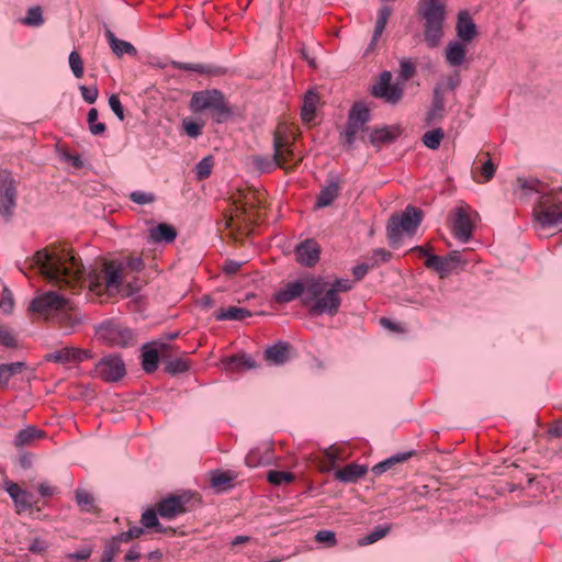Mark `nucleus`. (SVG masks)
Returning <instances> with one entry per match:
<instances>
[{"mask_svg": "<svg viewBox=\"0 0 562 562\" xmlns=\"http://www.w3.org/2000/svg\"><path fill=\"white\" fill-rule=\"evenodd\" d=\"M33 259L41 273L55 285L77 290L86 282L80 259L66 246L50 245L35 252Z\"/></svg>", "mask_w": 562, "mask_h": 562, "instance_id": "f257e3e1", "label": "nucleus"}, {"mask_svg": "<svg viewBox=\"0 0 562 562\" xmlns=\"http://www.w3.org/2000/svg\"><path fill=\"white\" fill-rule=\"evenodd\" d=\"M324 292L323 278L306 273L296 280L285 283L280 290H278L273 299L277 303L286 304L296 299H301L304 306L311 310L314 304Z\"/></svg>", "mask_w": 562, "mask_h": 562, "instance_id": "f03ea898", "label": "nucleus"}, {"mask_svg": "<svg viewBox=\"0 0 562 562\" xmlns=\"http://www.w3.org/2000/svg\"><path fill=\"white\" fill-rule=\"evenodd\" d=\"M418 14L425 21L424 41L429 48L437 47L443 37L447 18L446 4L440 0H419Z\"/></svg>", "mask_w": 562, "mask_h": 562, "instance_id": "7ed1b4c3", "label": "nucleus"}, {"mask_svg": "<svg viewBox=\"0 0 562 562\" xmlns=\"http://www.w3.org/2000/svg\"><path fill=\"white\" fill-rule=\"evenodd\" d=\"M189 109L193 113L210 111L212 120L217 124L226 122L233 114L224 93L217 89L194 92Z\"/></svg>", "mask_w": 562, "mask_h": 562, "instance_id": "20e7f679", "label": "nucleus"}, {"mask_svg": "<svg viewBox=\"0 0 562 562\" xmlns=\"http://www.w3.org/2000/svg\"><path fill=\"white\" fill-rule=\"evenodd\" d=\"M324 292L319 295L317 301L311 306V315H329L335 316L338 314L341 297L339 293L349 292L352 290L355 282L349 279H336L329 283L323 279Z\"/></svg>", "mask_w": 562, "mask_h": 562, "instance_id": "39448f33", "label": "nucleus"}, {"mask_svg": "<svg viewBox=\"0 0 562 562\" xmlns=\"http://www.w3.org/2000/svg\"><path fill=\"white\" fill-rule=\"evenodd\" d=\"M273 157L280 169L293 171L301 164L302 158L294 151L295 139L288 126L280 123L273 133Z\"/></svg>", "mask_w": 562, "mask_h": 562, "instance_id": "423d86ee", "label": "nucleus"}, {"mask_svg": "<svg viewBox=\"0 0 562 562\" xmlns=\"http://www.w3.org/2000/svg\"><path fill=\"white\" fill-rule=\"evenodd\" d=\"M423 221V212L412 205L406 206L402 214L390 217L386 234L392 247H396L404 234L413 236Z\"/></svg>", "mask_w": 562, "mask_h": 562, "instance_id": "0eeeda50", "label": "nucleus"}, {"mask_svg": "<svg viewBox=\"0 0 562 562\" xmlns=\"http://www.w3.org/2000/svg\"><path fill=\"white\" fill-rule=\"evenodd\" d=\"M370 121L371 111L366 104L358 102L351 106L348 113L346 128L341 134L344 145L347 146L348 149L353 147L357 136H359L361 140L364 139L363 134L370 131L368 126Z\"/></svg>", "mask_w": 562, "mask_h": 562, "instance_id": "6e6552de", "label": "nucleus"}, {"mask_svg": "<svg viewBox=\"0 0 562 562\" xmlns=\"http://www.w3.org/2000/svg\"><path fill=\"white\" fill-rule=\"evenodd\" d=\"M535 220L541 227H552L562 223V189L543 194L533 209Z\"/></svg>", "mask_w": 562, "mask_h": 562, "instance_id": "1a4fd4ad", "label": "nucleus"}, {"mask_svg": "<svg viewBox=\"0 0 562 562\" xmlns=\"http://www.w3.org/2000/svg\"><path fill=\"white\" fill-rule=\"evenodd\" d=\"M195 501L194 494L189 491L169 494L157 503V513L162 519L172 520L191 512Z\"/></svg>", "mask_w": 562, "mask_h": 562, "instance_id": "9d476101", "label": "nucleus"}, {"mask_svg": "<svg viewBox=\"0 0 562 562\" xmlns=\"http://www.w3.org/2000/svg\"><path fill=\"white\" fill-rule=\"evenodd\" d=\"M126 375V366L120 353H109L99 359L91 376L105 383H115Z\"/></svg>", "mask_w": 562, "mask_h": 562, "instance_id": "9b49d317", "label": "nucleus"}, {"mask_svg": "<svg viewBox=\"0 0 562 562\" xmlns=\"http://www.w3.org/2000/svg\"><path fill=\"white\" fill-rule=\"evenodd\" d=\"M95 335L99 340L110 347L124 348L133 345L134 334L126 326L114 321H106L95 328Z\"/></svg>", "mask_w": 562, "mask_h": 562, "instance_id": "f8f14e48", "label": "nucleus"}, {"mask_svg": "<svg viewBox=\"0 0 562 562\" xmlns=\"http://www.w3.org/2000/svg\"><path fill=\"white\" fill-rule=\"evenodd\" d=\"M67 304L66 297L54 291H48L34 297L29 305V311L47 318L54 313L65 310Z\"/></svg>", "mask_w": 562, "mask_h": 562, "instance_id": "ddd939ff", "label": "nucleus"}, {"mask_svg": "<svg viewBox=\"0 0 562 562\" xmlns=\"http://www.w3.org/2000/svg\"><path fill=\"white\" fill-rule=\"evenodd\" d=\"M16 206L15 180L9 171L0 172V215L9 220Z\"/></svg>", "mask_w": 562, "mask_h": 562, "instance_id": "4468645a", "label": "nucleus"}, {"mask_svg": "<svg viewBox=\"0 0 562 562\" xmlns=\"http://www.w3.org/2000/svg\"><path fill=\"white\" fill-rule=\"evenodd\" d=\"M392 74L383 71L379 81L372 87L371 93L375 98H382L390 104H396L403 97L404 90L398 85H391Z\"/></svg>", "mask_w": 562, "mask_h": 562, "instance_id": "2eb2a0df", "label": "nucleus"}, {"mask_svg": "<svg viewBox=\"0 0 562 562\" xmlns=\"http://www.w3.org/2000/svg\"><path fill=\"white\" fill-rule=\"evenodd\" d=\"M461 263V256L458 251H452L449 255L441 257L437 255H429L426 258L425 266L428 269L437 271L441 278L448 276Z\"/></svg>", "mask_w": 562, "mask_h": 562, "instance_id": "dca6fc26", "label": "nucleus"}, {"mask_svg": "<svg viewBox=\"0 0 562 562\" xmlns=\"http://www.w3.org/2000/svg\"><path fill=\"white\" fill-rule=\"evenodd\" d=\"M452 233L453 236L462 243H467L472 238L473 224L464 207H458L456 210L452 222Z\"/></svg>", "mask_w": 562, "mask_h": 562, "instance_id": "f3484780", "label": "nucleus"}, {"mask_svg": "<svg viewBox=\"0 0 562 562\" xmlns=\"http://www.w3.org/2000/svg\"><path fill=\"white\" fill-rule=\"evenodd\" d=\"M403 133L401 125H383L370 131L369 142L374 147H381L384 144L394 143Z\"/></svg>", "mask_w": 562, "mask_h": 562, "instance_id": "a211bd4d", "label": "nucleus"}, {"mask_svg": "<svg viewBox=\"0 0 562 562\" xmlns=\"http://www.w3.org/2000/svg\"><path fill=\"white\" fill-rule=\"evenodd\" d=\"M319 246L314 239H306L295 247L296 260L305 267H314L319 260Z\"/></svg>", "mask_w": 562, "mask_h": 562, "instance_id": "6ab92c4d", "label": "nucleus"}, {"mask_svg": "<svg viewBox=\"0 0 562 562\" xmlns=\"http://www.w3.org/2000/svg\"><path fill=\"white\" fill-rule=\"evenodd\" d=\"M5 492L12 498L16 512L21 513L32 507V495L12 481H4Z\"/></svg>", "mask_w": 562, "mask_h": 562, "instance_id": "aec40b11", "label": "nucleus"}, {"mask_svg": "<svg viewBox=\"0 0 562 562\" xmlns=\"http://www.w3.org/2000/svg\"><path fill=\"white\" fill-rule=\"evenodd\" d=\"M164 342H154L143 346L142 368L146 373H153L157 370L159 363V352L166 348Z\"/></svg>", "mask_w": 562, "mask_h": 562, "instance_id": "412c9836", "label": "nucleus"}, {"mask_svg": "<svg viewBox=\"0 0 562 562\" xmlns=\"http://www.w3.org/2000/svg\"><path fill=\"white\" fill-rule=\"evenodd\" d=\"M456 32L458 37L465 43L472 42L477 35L476 24L468 11L458 14Z\"/></svg>", "mask_w": 562, "mask_h": 562, "instance_id": "4be33fe9", "label": "nucleus"}, {"mask_svg": "<svg viewBox=\"0 0 562 562\" xmlns=\"http://www.w3.org/2000/svg\"><path fill=\"white\" fill-rule=\"evenodd\" d=\"M46 437V432L36 426L29 425L25 428L19 430L13 439V446L16 449L32 446L34 442L42 440Z\"/></svg>", "mask_w": 562, "mask_h": 562, "instance_id": "5701e85b", "label": "nucleus"}, {"mask_svg": "<svg viewBox=\"0 0 562 562\" xmlns=\"http://www.w3.org/2000/svg\"><path fill=\"white\" fill-rule=\"evenodd\" d=\"M122 262L106 261L104 263V288L110 290H119L122 285Z\"/></svg>", "mask_w": 562, "mask_h": 562, "instance_id": "b1692460", "label": "nucleus"}, {"mask_svg": "<svg viewBox=\"0 0 562 562\" xmlns=\"http://www.w3.org/2000/svg\"><path fill=\"white\" fill-rule=\"evenodd\" d=\"M367 472V465H361L352 462L344 468L338 469L334 473V477L341 483H356L359 479L364 476Z\"/></svg>", "mask_w": 562, "mask_h": 562, "instance_id": "393cba45", "label": "nucleus"}, {"mask_svg": "<svg viewBox=\"0 0 562 562\" xmlns=\"http://www.w3.org/2000/svg\"><path fill=\"white\" fill-rule=\"evenodd\" d=\"M445 113V98L442 87L437 85L434 89L432 104L426 115V123L428 125L440 121Z\"/></svg>", "mask_w": 562, "mask_h": 562, "instance_id": "a878e982", "label": "nucleus"}, {"mask_svg": "<svg viewBox=\"0 0 562 562\" xmlns=\"http://www.w3.org/2000/svg\"><path fill=\"white\" fill-rule=\"evenodd\" d=\"M104 35L113 54L117 57L137 55V49L130 42L117 38L108 26H105Z\"/></svg>", "mask_w": 562, "mask_h": 562, "instance_id": "bb28decb", "label": "nucleus"}, {"mask_svg": "<svg viewBox=\"0 0 562 562\" xmlns=\"http://www.w3.org/2000/svg\"><path fill=\"white\" fill-rule=\"evenodd\" d=\"M340 191V181L338 178L330 179L327 184L322 188L317 200L316 206L322 209L330 205L335 199L338 196Z\"/></svg>", "mask_w": 562, "mask_h": 562, "instance_id": "cd10ccee", "label": "nucleus"}, {"mask_svg": "<svg viewBox=\"0 0 562 562\" xmlns=\"http://www.w3.org/2000/svg\"><path fill=\"white\" fill-rule=\"evenodd\" d=\"M446 60L450 66H461L465 60L467 48L459 41H451L446 47Z\"/></svg>", "mask_w": 562, "mask_h": 562, "instance_id": "c85d7f7f", "label": "nucleus"}, {"mask_svg": "<svg viewBox=\"0 0 562 562\" xmlns=\"http://www.w3.org/2000/svg\"><path fill=\"white\" fill-rule=\"evenodd\" d=\"M290 346L286 342H277L265 351L266 360L271 364H283L289 359Z\"/></svg>", "mask_w": 562, "mask_h": 562, "instance_id": "c756f323", "label": "nucleus"}, {"mask_svg": "<svg viewBox=\"0 0 562 562\" xmlns=\"http://www.w3.org/2000/svg\"><path fill=\"white\" fill-rule=\"evenodd\" d=\"M177 237V231L173 226L160 223L149 229L148 239L154 243H172Z\"/></svg>", "mask_w": 562, "mask_h": 562, "instance_id": "7c9ffc66", "label": "nucleus"}, {"mask_svg": "<svg viewBox=\"0 0 562 562\" xmlns=\"http://www.w3.org/2000/svg\"><path fill=\"white\" fill-rule=\"evenodd\" d=\"M391 14H392V10L389 7H382L379 9L375 25H374V31L372 34L371 42L368 46V50L373 49L375 47L376 43L379 42L380 37L382 36V34L385 30V26L387 24V21H389Z\"/></svg>", "mask_w": 562, "mask_h": 562, "instance_id": "2f4dec72", "label": "nucleus"}, {"mask_svg": "<svg viewBox=\"0 0 562 562\" xmlns=\"http://www.w3.org/2000/svg\"><path fill=\"white\" fill-rule=\"evenodd\" d=\"M235 475L229 472L214 471L211 473V487L217 492L223 493L233 487Z\"/></svg>", "mask_w": 562, "mask_h": 562, "instance_id": "473e14b6", "label": "nucleus"}, {"mask_svg": "<svg viewBox=\"0 0 562 562\" xmlns=\"http://www.w3.org/2000/svg\"><path fill=\"white\" fill-rule=\"evenodd\" d=\"M251 316V312L244 307L229 306L218 310L214 317L216 321H243Z\"/></svg>", "mask_w": 562, "mask_h": 562, "instance_id": "72a5a7b5", "label": "nucleus"}, {"mask_svg": "<svg viewBox=\"0 0 562 562\" xmlns=\"http://www.w3.org/2000/svg\"><path fill=\"white\" fill-rule=\"evenodd\" d=\"M319 102V97L316 92L308 90L303 100V105L301 108V117L304 122H311L316 112V105Z\"/></svg>", "mask_w": 562, "mask_h": 562, "instance_id": "f704fd0d", "label": "nucleus"}, {"mask_svg": "<svg viewBox=\"0 0 562 562\" xmlns=\"http://www.w3.org/2000/svg\"><path fill=\"white\" fill-rule=\"evenodd\" d=\"M26 368L23 361L0 364V386H7L10 379L21 373Z\"/></svg>", "mask_w": 562, "mask_h": 562, "instance_id": "c9c22d12", "label": "nucleus"}, {"mask_svg": "<svg viewBox=\"0 0 562 562\" xmlns=\"http://www.w3.org/2000/svg\"><path fill=\"white\" fill-rule=\"evenodd\" d=\"M157 508H148L143 513L140 522L145 528H154L159 533H166L168 530H171V528H166L159 522Z\"/></svg>", "mask_w": 562, "mask_h": 562, "instance_id": "e433bc0d", "label": "nucleus"}, {"mask_svg": "<svg viewBox=\"0 0 562 562\" xmlns=\"http://www.w3.org/2000/svg\"><path fill=\"white\" fill-rule=\"evenodd\" d=\"M412 454H413V452H403V453L394 454V456L387 458L386 460L375 464L372 468V472L375 475H380V474L386 472L387 470H390L395 463H400V462H404V461L408 460L412 457Z\"/></svg>", "mask_w": 562, "mask_h": 562, "instance_id": "4c0bfd02", "label": "nucleus"}, {"mask_svg": "<svg viewBox=\"0 0 562 562\" xmlns=\"http://www.w3.org/2000/svg\"><path fill=\"white\" fill-rule=\"evenodd\" d=\"M252 165L260 173H270L279 168L273 155L271 157L256 155L252 157Z\"/></svg>", "mask_w": 562, "mask_h": 562, "instance_id": "58836bf2", "label": "nucleus"}, {"mask_svg": "<svg viewBox=\"0 0 562 562\" xmlns=\"http://www.w3.org/2000/svg\"><path fill=\"white\" fill-rule=\"evenodd\" d=\"M48 361L56 363H75V347H65L46 356Z\"/></svg>", "mask_w": 562, "mask_h": 562, "instance_id": "ea45409f", "label": "nucleus"}, {"mask_svg": "<svg viewBox=\"0 0 562 562\" xmlns=\"http://www.w3.org/2000/svg\"><path fill=\"white\" fill-rule=\"evenodd\" d=\"M122 543H125L123 539H121V536L117 535L113 537L108 544L105 546L101 562H113L115 555L120 552Z\"/></svg>", "mask_w": 562, "mask_h": 562, "instance_id": "a19ab883", "label": "nucleus"}, {"mask_svg": "<svg viewBox=\"0 0 562 562\" xmlns=\"http://www.w3.org/2000/svg\"><path fill=\"white\" fill-rule=\"evenodd\" d=\"M390 530H391V527L389 525H379L367 536L359 539L358 543H359V546H368V544L374 543L378 540L384 538L389 533Z\"/></svg>", "mask_w": 562, "mask_h": 562, "instance_id": "79ce46f5", "label": "nucleus"}, {"mask_svg": "<svg viewBox=\"0 0 562 562\" xmlns=\"http://www.w3.org/2000/svg\"><path fill=\"white\" fill-rule=\"evenodd\" d=\"M267 480L272 485L280 486L282 484L292 483L295 480V476L293 473L288 471L270 470L267 473Z\"/></svg>", "mask_w": 562, "mask_h": 562, "instance_id": "37998d69", "label": "nucleus"}, {"mask_svg": "<svg viewBox=\"0 0 562 562\" xmlns=\"http://www.w3.org/2000/svg\"><path fill=\"white\" fill-rule=\"evenodd\" d=\"M22 23L27 26L38 27L44 24L43 11L40 5L30 8L26 15L22 19Z\"/></svg>", "mask_w": 562, "mask_h": 562, "instance_id": "c03bdc74", "label": "nucleus"}, {"mask_svg": "<svg viewBox=\"0 0 562 562\" xmlns=\"http://www.w3.org/2000/svg\"><path fill=\"white\" fill-rule=\"evenodd\" d=\"M171 66L176 69L186 70V71H194L198 74H215L213 68L209 65L204 64H190V63H181V61H171Z\"/></svg>", "mask_w": 562, "mask_h": 562, "instance_id": "a18cd8bd", "label": "nucleus"}, {"mask_svg": "<svg viewBox=\"0 0 562 562\" xmlns=\"http://www.w3.org/2000/svg\"><path fill=\"white\" fill-rule=\"evenodd\" d=\"M214 167L213 156L202 158L195 166V176L198 180H204L212 173Z\"/></svg>", "mask_w": 562, "mask_h": 562, "instance_id": "49530a36", "label": "nucleus"}, {"mask_svg": "<svg viewBox=\"0 0 562 562\" xmlns=\"http://www.w3.org/2000/svg\"><path fill=\"white\" fill-rule=\"evenodd\" d=\"M442 138L443 131L440 127H438L426 132L423 136V143L429 149L435 150L439 148Z\"/></svg>", "mask_w": 562, "mask_h": 562, "instance_id": "de8ad7c7", "label": "nucleus"}, {"mask_svg": "<svg viewBox=\"0 0 562 562\" xmlns=\"http://www.w3.org/2000/svg\"><path fill=\"white\" fill-rule=\"evenodd\" d=\"M184 133L191 138H198L202 135L204 122H198L192 119H183L181 122Z\"/></svg>", "mask_w": 562, "mask_h": 562, "instance_id": "09e8293b", "label": "nucleus"}, {"mask_svg": "<svg viewBox=\"0 0 562 562\" xmlns=\"http://www.w3.org/2000/svg\"><path fill=\"white\" fill-rule=\"evenodd\" d=\"M98 116L99 113L95 108L89 110L87 115V122L89 125V131L92 135H102L106 130L104 123L98 122Z\"/></svg>", "mask_w": 562, "mask_h": 562, "instance_id": "8fccbe9b", "label": "nucleus"}, {"mask_svg": "<svg viewBox=\"0 0 562 562\" xmlns=\"http://www.w3.org/2000/svg\"><path fill=\"white\" fill-rule=\"evenodd\" d=\"M76 501L82 512H87V513L93 512L94 498L90 493L82 491V490H78L76 492Z\"/></svg>", "mask_w": 562, "mask_h": 562, "instance_id": "3c124183", "label": "nucleus"}, {"mask_svg": "<svg viewBox=\"0 0 562 562\" xmlns=\"http://www.w3.org/2000/svg\"><path fill=\"white\" fill-rule=\"evenodd\" d=\"M228 366L229 368L236 370H249L256 367L252 358L246 355L232 357L229 359Z\"/></svg>", "mask_w": 562, "mask_h": 562, "instance_id": "603ef678", "label": "nucleus"}, {"mask_svg": "<svg viewBox=\"0 0 562 562\" xmlns=\"http://www.w3.org/2000/svg\"><path fill=\"white\" fill-rule=\"evenodd\" d=\"M190 364L184 358H176L166 363V371L170 374H179L188 371Z\"/></svg>", "mask_w": 562, "mask_h": 562, "instance_id": "864d4df0", "label": "nucleus"}, {"mask_svg": "<svg viewBox=\"0 0 562 562\" xmlns=\"http://www.w3.org/2000/svg\"><path fill=\"white\" fill-rule=\"evenodd\" d=\"M69 67L76 78H82L83 76V61L80 54L77 50H72L68 57Z\"/></svg>", "mask_w": 562, "mask_h": 562, "instance_id": "5fc2aeb1", "label": "nucleus"}, {"mask_svg": "<svg viewBox=\"0 0 562 562\" xmlns=\"http://www.w3.org/2000/svg\"><path fill=\"white\" fill-rule=\"evenodd\" d=\"M518 182L520 184L524 194L528 195L532 192H541L542 183L536 178L522 179L518 178Z\"/></svg>", "mask_w": 562, "mask_h": 562, "instance_id": "6e6d98bb", "label": "nucleus"}, {"mask_svg": "<svg viewBox=\"0 0 562 562\" xmlns=\"http://www.w3.org/2000/svg\"><path fill=\"white\" fill-rule=\"evenodd\" d=\"M392 258V254L384 248H376L372 251L370 257L371 267H379L381 263L390 261Z\"/></svg>", "mask_w": 562, "mask_h": 562, "instance_id": "4d7b16f0", "label": "nucleus"}, {"mask_svg": "<svg viewBox=\"0 0 562 562\" xmlns=\"http://www.w3.org/2000/svg\"><path fill=\"white\" fill-rule=\"evenodd\" d=\"M315 541L327 548H333L337 544L336 533L331 530H319L315 535Z\"/></svg>", "mask_w": 562, "mask_h": 562, "instance_id": "13d9d810", "label": "nucleus"}, {"mask_svg": "<svg viewBox=\"0 0 562 562\" xmlns=\"http://www.w3.org/2000/svg\"><path fill=\"white\" fill-rule=\"evenodd\" d=\"M130 199L136 204L145 205L153 203L156 196L151 192L133 191L130 193Z\"/></svg>", "mask_w": 562, "mask_h": 562, "instance_id": "bf43d9fd", "label": "nucleus"}, {"mask_svg": "<svg viewBox=\"0 0 562 562\" xmlns=\"http://www.w3.org/2000/svg\"><path fill=\"white\" fill-rule=\"evenodd\" d=\"M0 345L7 348H15L18 346L14 334L0 324Z\"/></svg>", "mask_w": 562, "mask_h": 562, "instance_id": "052dcab7", "label": "nucleus"}, {"mask_svg": "<svg viewBox=\"0 0 562 562\" xmlns=\"http://www.w3.org/2000/svg\"><path fill=\"white\" fill-rule=\"evenodd\" d=\"M82 99L89 103L92 104L97 101L99 91L97 86L87 87V86H80L79 87Z\"/></svg>", "mask_w": 562, "mask_h": 562, "instance_id": "680f3d73", "label": "nucleus"}, {"mask_svg": "<svg viewBox=\"0 0 562 562\" xmlns=\"http://www.w3.org/2000/svg\"><path fill=\"white\" fill-rule=\"evenodd\" d=\"M109 105L111 108V110L113 111V113L116 115V117L120 120V121H123L124 120V109H123V105L120 101V98L116 95V94H111L110 98H109Z\"/></svg>", "mask_w": 562, "mask_h": 562, "instance_id": "e2e57ef3", "label": "nucleus"}, {"mask_svg": "<svg viewBox=\"0 0 562 562\" xmlns=\"http://www.w3.org/2000/svg\"><path fill=\"white\" fill-rule=\"evenodd\" d=\"M122 265H123V267H126L130 270L135 271V272L142 271L145 267L144 260L140 256L127 257L125 259L124 263H122Z\"/></svg>", "mask_w": 562, "mask_h": 562, "instance_id": "0e129e2a", "label": "nucleus"}, {"mask_svg": "<svg viewBox=\"0 0 562 562\" xmlns=\"http://www.w3.org/2000/svg\"><path fill=\"white\" fill-rule=\"evenodd\" d=\"M415 72L416 67L411 60L404 59L401 61L400 75L404 81L411 79L415 75Z\"/></svg>", "mask_w": 562, "mask_h": 562, "instance_id": "69168bd1", "label": "nucleus"}, {"mask_svg": "<svg viewBox=\"0 0 562 562\" xmlns=\"http://www.w3.org/2000/svg\"><path fill=\"white\" fill-rule=\"evenodd\" d=\"M13 305H14V302H13L11 292L8 289H4L3 295L0 301V308L4 313L10 314L13 310Z\"/></svg>", "mask_w": 562, "mask_h": 562, "instance_id": "338daca9", "label": "nucleus"}, {"mask_svg": "<svg viewBox=\"0 0 562 562\" xmlns=\"http://www.w3.org/2000/svg\"><path fill=\"white\" fill-rule=\"evenodd\" d=\"M371 263H360L352 268V274L356 281H360L366 277L370 269H372Z\"/></svg>", "mask_w": 562, "mask_h": 562, "instance_id": "774afa93", "label": "nucleus"}]
</instances>
